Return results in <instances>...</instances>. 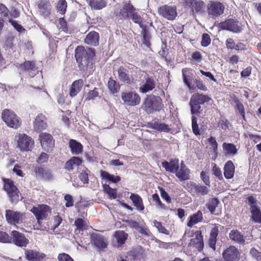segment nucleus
Returning <instances> with one entry per match:
<instances>
[{
	"label": "nucleus",
	"instance_id": "nucleus-45",
	"mask_svg": "<svg viewBox=\"0 0 261 261\" xmlns=\"http://www.w3.org/2000/svg\"><path fill=\"white\" fill-rule=\"evenodd\" d=\"M117 242L120 245L124 244L127 239L128 234L123 230H117L114 234Z\"/></svg>",
	"mask_w": 261,
	"mask_h": 261
},
{
	"label": "nucleus",
	"instance_id": "nucleus-11",
	"mask_svg": "<svg viewBox=\"0 0 261 261\" xmlns=\"http://www.w3.org/2000/svg\"><path fill=\"white\" fill-rule=\"evenodd\" d=\"M11 243L14 244L16 246L23 248L26 247L29 244V240L26 238L25 235L17 230H12L11 233Z\"/></svg>",
	"mask_w": 261,
	"mask_h": 261
},
{
	"label": "nucleus",
	"instance_id": "nucleus-16",
	"mask_svg": "<svg viewBox=\"0 0 261 261\" xmlns=\"http://www.w3.org/2000/svg\"><path fill=\"white\" fill-rule=\"evenodd\" d=\"M34 144V141L31 137L25 134H20L17 140V147L21 151L30 150Z\"/></svg>",
	"mask_w": 261,
	"mask_h": 261
},
{
	"label": "nucleus",
	"instance_id": "nucleus-33",
	"mask_svg": "<svg viewBox=\"0 0 261 261\" xmlns=\"http://www.w3.org/2000/svg\"><path fill=\"white\" fill-rule=\"evenodd\" d=\"M99 36L98 33L93 31L90 32L85 39V42L89 45L96 46L99 43Z\"/></svg>",
	"mask_w": 261,
	"mask_h": 261
},
{
	"label": "nucleus",
	"instance_id": "nucleus-4",
	"mask_svg": "<svg viewBox=\"0 0 261 261\" xmlns=\"http://www.w3.org/2000/svg\"><path fill=\"white\" fill-rule=\"evenodd\" d=\"M139 92L146 93L152 90L155 87L154 78L146 72L141 74L139 80Z\"/></svg>",
	"mask_w": 261,
	"mask_h": 261
},
{
	"label": "nucleus",
	"instance_id": "nucleus-55",
	"mask_svg": "<svg viewBox=\"0 0 261 261\" xmlns=\"http://www.w3.org/2000/svg\"><path fill=\"white\" fill-rule=\"evenodd\" d=\"M8 21L11 25L19 33H22L25 31V29L19 24L17 21L13 20L12 18L8 17Z\"/></svg>",
	"mask_w": 261,
	"mask_h": 261
},
{
	"label": "nucleus",
	"instance_id": "nucleus-7",
	"mask_svg": "<svg viewBox=\"0 0 261 261\" xmlns=\"http://www.w3.org/2000/svg\"><path fill=\"white\" fill-rule=\"evenodd\" d=\"M133 10H136V9L130 2L125 3L121 7L114 11V15L118 20L123 21L129 18V15Z\"/></svg>",
	"mask_w": 261,
	"mask_h": 261
},
{
	"label": "nucleus",
	"instance_id": "nucleus-60",
	"mask_svg": "<svg viewBox=\"0 0 261 261\" xmlns=\"http://www.w3.org/2000/svg\"><path fill=\"white\" fill-rule=\"evenodd\" d=\"M211 39L208 34L204 33L202 36L201 45L203 47H206L210 44Z\"/></svg>",
	"mask_w": 261,
	"mask_h": 261
},
{
	"label": "nucleus",
	"instance_id": "nucleus-48",
	"mask_svg": "<svg viewBox=\"0 0 261 261\" xmlns=\"http://www.w3.org/2000/svg\"><path fill=\"white\" fill-rule=\"evenodd\" d=\"M141 34L143 36V43L147 47H149L150 45V34L145 29L142 30Z\"/></svg>",
	"mask_w": 261,
	"mask_h": 261
},
{
	"label": "nucleus",
	"instance_id": "nucleus-1",
	"mask_svg": "<svg viewBox=\"0 0 261 261\" xmlns=\"http://www.w3.org/2000/svg\"><path fill=\"white\" fill-rule=\"evenodd\" d=\"M94 49L78 46L75 50V58L80 70L85 71L92 66L95 57Z\"/></svg>",
	"mask_w": 261,
	"mask_h": 261
},
{
	"label": "nucleus",
	"instance_id": "nucleus-8",
	"mask_svg": "<svg viewBox=\"0 0 261 261\" xmlns=\"http://www.w3.org/2000/svg\"><path fill=\"white\" fill-rule=\"evenodd\" d=\"M222 30H227L234 33H240L243 30V25L239 21L235 19H228L219 24Z\"/></svg>",
	"mask_w": 261,
	"mask_h": 261
},
{
	"label": "nucleus",
	"instance_id": "nucleus-6",
	"mask_svg": "<svg viewBox=\"0 0 261 261\" xmlns=\"http://www.w3.org/2000/svg\"><path fill=\"white\" fill-rule=\"evenodd\" d=\"M4 189L7 192L9 200L12 203H16L19 200V191L14 185V182L9 179H3Z\"/></svg>",
	"mask_w": 261,
	"mask_h": 261
},
{
	"label": "nucleus",
	"instance_id": "nucleus-36",
	"mask_svg": "<svg viewBox=\"0 0 261 261\" xmlns=\"http://www.w3.org/2000/svg\"><path fill=\"white\" fill-rule=\"evenodd\" d=\"M100 177L102 179L106 180L112 183H117L121 180V177L117 175L110 174L107 171L100 170Z\"/></svg>",
	"mask_w": 261,
	"mask_h": 261
},
{
	"label": "nucleus",
	"instance_id": "nucleus-46",
	"mask_svg": "<svg viewBox=\"0 0 261 261\" xmlns=\"http://www.w3.org/2000/svg\"><path fill=\"white\" fill-rule=\"evenodd\" d=\"M89 5L95 10H100L106 6V2L104 0H89Z\"/></svg>",
	"mask_w": 261,
	"mask_h": 261
},
{
	"label": "nucleus",
	"instance_id": "nucleus-39",
	"mask_svg": "<svg viewBox=\"0 0 261 261\" xmlns=\"http://www.w3.org/2000/svg\"><path fill=\"white\" fill-rule=\"evenodd\" d=\"M202 219V213L200 211H198L190 216V220L188 222L187 225L189 227H192L194 224L201 222Z\"/></svg>",
	"mask_w": 261,
	"mask_h": 261
},
{
	"label": "nucleus",
	"instance_id": "nucleus-49",
	"mask_svg": "<svg viewBox=\"0 0 261 261\" xmlns=\"http://www.w3.org/2000/svg\"><path fill=\"white\" fill-rule=\"evenodd\" d=\"M136 10H133L129 15V18L135 23L139 24L141 27V25L143 19L141 16L136 12Z\"/></svg>",
	"mask_w": 261,
	"mask_h": 261
},
{
	"label": "nucleus",
	"instance_id": "nucleus-20",
	"mask_svg": "<svg viewBox=\"0 0 261 261\" xmlns=\"http://www.w3.org/2000/svg\"><path fill=\"white\" fill-rule=\"evenodd\" d=\"M129 67L127 66H120L117 70L118 79L122 82L127 84L134 83L133 77L128 74Z\"/></svg>",
	"mask_w": 261,
	"mask_h": 261
},
{
	"label": "nucleus",
	"instance_id": "nucleus-10",
	"mask_svg": "<svg viewBox=\"0 0 261 261\" xmlns=\"http://www.w3.org/2000/svg\"><path fill=\"white\" fill-rule=\"evenodd\" d=\"M184 6L188 7L193 14H201L203 12L205 3L201 0H178Z\"/></svg>",
	"mask_w": 261,
	"mask_h": 261
},
{
	"label": "nucleus",
	"instance_id": "nucleus-34",
	"mask_svg": "<svg viewBox=\"0 0 261 261\" xmlns=\"http://www.w3.org/2000/svg\"><path fill=\"white\" fill-rule=\"evenodd\" d=\"M84 84L83 80L80 79L74 81L70 87L69 95L74 97L81 91Z\"/></svg>",
	"mask_w": 261,
	"mask_h": 261
},
{
	"label": "nucleus",
	"instance_id": "nucleus-42",
	"mask_svg": "<svg viewBox=\"0 0 261 261\" xmlns=\"http://www.w3.org/2000/svg\"><path fill=\"white\" fill-rule=\"evenodd\" d=\"M191 120H192V129L193 133L196 136L200 135L199 126L197 123V117H201V114H191Z\"/></svg>",
	"mask_w": 261,
	"mask_h": 261
},
{
	"label": "nucleus",
	"instance_id": "nucleus-19",
	"mask_svg": "<svg viewBox=\"0 0 261 261\" xmlns=\"http://www.w3.org/2000/svg\"><path fill=\"white\" fill-rule=\"evenodd\" d=\"M183 81L190 89H193L194 88L195 81L196 79L192 72V70L188 68H184L182 70Z\"/></svg>",
	"mask_w": 261,
	"mask_h": 261
},
{
	"label": "nucleus",
	"instance_id": "nucleus-38",
	"mask_svg": "<svg viewBox=\"0 0 261 261\" xmlns=\"http://www.w3.org/2000/svg\"><path fill=\"white\" fill-rule=\"evenodd\" d=\"M92 241L94 244L99 249H103L107 246V244L105 241L103 237L100 234H93L92 236Z\"/></svg>",
	"mask_w": 261,
	"mask_h": 261
},
{
	"label": "nucleus",
	"instance_id": "nucleus-61",
	"mask_svg": "<svg viewBox=\"0 0 261 261\" xmlns=\"http://www.w3.org/2000/svg\"><path fill=\"white\" fill-rule=\"evenodd\" d=\"M208 142L213 148L214 152L217 154L218 153V143L215 138L211 136L208 139Z\"/></svg>",
	"mask_w": 261,
	"mask_h": 261
},
{
	"label": "nucleus",
	"instance_id": "nucleus-56",
	"mask_svg": "<svg viewBox=\"0 0 261 261\" xmlns=\"http://www.w3.org/2000/svg\"><path fill=\"white\" fill-rule=\"evenodd\" d=\"M11 235L9 236L6 232L0 231V242L3 243H9L11 242Z\"/></svg>",
	"mask_w": 261,
	"mask_h": 261
},
{
	"label": "nucleus",
	"instance_id": "nucleus-29",
	"mask_svg": "<svg viewBox=\"0 0 261 261\" xmlns=\"http://www.w3.org/2000/svg\"><path fill=\"white\" fill-rule=\"evenodd\" d=\"M162 165L166 171L175 173L177 169L179 168V160L175 159L170 162L164 161L162 162Z\"/></svg>",
	"mask_w": 261,
	"mask_h": 261
},
{
	"label": "nucleus",
	"instance_id": "nucleus-31",
	"mask_svg": "<svg viewBox=\"0 0 261 261\" xmlns=\"http://www.w3.org/2000/svg\"><path fill=\"white\" fill-rule=\"evenodd\" d=\"M230 239L237 243L243 245L245 243L243 235L237 229L231 230L229 233Z\"/></svg>",
	"mask_w": 261,
	"mask_h": 261
},
{
	"label": "nucleus",
	"instance_id": "nucleus-57",
	"mask_svg": "<svg viewBox=\"0 0 261 261\" xmlns=\"http://www.w3.org/2000/svg\"><path fill=\"white\" fill-rule=\"evenodd\" d=\"M251 213L252 214V218L254 221L261 223V213L259 209L252 210Z\"/></svg>",
	"mask_w": 261,
	"mask_h": 261
},
{
	"label": "nucleus",
	"instance_id": "nucleus-22",
	"mask_svg": "<svg viewBox=\"0 0 261 261\" xmlns=\"http://www.w3.org/2000/svg\"><path fill=\"white\" fill-rule=\"evenodd\" d=\"M221 226L218 224H215L212 228L207 244L208 246L212 249L213 251L216 250V244L217 241V237L219 232Z\"/></svg>",
	"mask_w": 261,
	"mask_h": 261
},
{
	"label": "nucleus",
	"instance_id": "nucleus-9",
	"mask_svg": "<svg viewBox=\"0 0 261 261\" xmlns=\"http://www.w3.org/2000/svg\"><path fill=\"white\" fill-rule=\"evenodd\" d=\"M224 5L218 1H210L207 6V13L210 18H216L224 13Z\"/></svg>",
	"mask_w": 261,
	"mask_h": 261
},
{
	"label": "nucleus",
	"instance_id": "nucleus-15",
	"mask_svg": "<svg viewBox=\"0 0 261 261\" xmlns=\"http://www.w3.org/2000/svg\"><path fill=\"white\" fill-rule=\"evenodd\" d=\"M158 12L160 15L170 20H174L177 15L176 7L172 6L164 5L160 7Z\"/></svg>",
	"mask_w": 261,
	"mask_h": 261
},
{
	"label": "nucleus",
	"instance_id": "nucleus-5",
	"mask_svg": "<svg viewBox=\"0 0 261 261\" xmlns=\"http://www.w3.org/2000/svg\"><path fill=\"white\" fill-rule=\"evenodd\" d=\"M2 118L9 127L15 129L20 127L21 124L19 118L11 110H3Z\"/></svg>",
	"mask_w": 261,
	"mask_h": 261
},
{
	"label": "nucleus",
	"instance_id": "nucleus-52",
	"mask_svg": "<svg viewBox=\"0 0 261 261\" xmlns=\"http://www.w3.org/2000/svg\"><path fill=\"white\" fill-rule=\"evenodd\" d=\"M153 223L154 226L158 229L160 232L167 235L169 234V231L166 229V228L162 225L161 222L154 220L153 221Z\"/></svg>",
	"mask_w": 261,
	"mask_h": 261
},
{
	"label": "nucleus",
	"instance_id": "nucleus-12",
	"mask_svg": "<svg viewBox=\"0 0 261 261\" xmlns=\"http://www.w3.org/2000/svg\"><path fill=\"white\" fill-rule=\"evenodd\" d=\"M30 211L35 216L38 222L41 220L46 219L50 213L49 207L45 204L38 205L37 207L33 206Z\"/></svg>",
	"mask_w": 261,
	"mask_h": 261
},
{
	"label": "nucleus",
	"instance_id": "nucleus-40",
	"mask_svg": "<svg viewBox=\"0 0 261 261\" xmlns=\"http://www.w3.org/2000/svg\"><path fill=\"white\" fill-rule=\"evenodd\" d=\"M222 147L226 155H234L237 153L238 149L233 144L223 143Z\"/></svg>",
	"mask_w": 261,
	"mask_h": 261
},
{
	"label": "nucleus",
	"instance_id": "nucleus-51",
	"mask_svg": "<svg viewBox=\"0 0 261 261\" xmlns=\"http://www.w3.org/2000/svg\"><path fill=\"white\" fill-rule=\"evenodd\" d=\"M248 204L250 206V212L252 210H256L258 208V203L256 199L252 196H250L247 198Z\"/></svg>",
	"mask_w": 261,
	"mask_h": 261
},
{
	"label": "nucleus",
	"instance_id": "nucleus-26",
	"mask_svg": "<svg viewBox=\"0 0 261 261\" xmlns=\"http://www.w3.org/2000/svg\"><path fill=\"white\" fill-rule=\"evenodd\" d=\"M34 172L37 178L43 179L45 181H50L53 179V175L50 170L48 169L36 166L34 168Z\"/></svg>",
	"mask_w": 261,
	"mask_h": 261
},
{
	"label": "nucleus",
	"instance_id": "nucleus-17",
	"mask_svg": "<svg viewBox=\"0 0 261 261\" xmlns=\"http://www.w3.org/2000/svg\"><path fill=\"white\" fill-rule=\"evenodd\" d=\"M240 255L238 249L233 246H230L222 252V257L225 261H238Z\"/></svg>",
	"mask_w": 261,
	"mask_h": 261
},
{
	"label": "nucleus",
	"instance_id": "nucleus-59",
	"mask_svg": "<svg viewBox=\"0 0 261 261\" xmlns=\"http://www.w3.org/2000/svg\"><path fill=\"white\" fill-rule=\"evenodd\" d=\"M88 172L90 171L86 169V170H83L82 172L80 174L79 177V179L84 183V184H88L89 182V178H88Z\"/></svg>",
	"mask_w": 261,
	"mask_h": 261
},
{
	"label": "nucleus",
	"instance_id": "nucleus-3",
	"mask_svg": "<svg viewBox=\"0 0 261 261\" xmlns=\"http://www.w3.org/2000/svg\"><path fill=\"white\" fill-rule=\"evenodd\" d=\"M162 99L159 96L151 95L146 98L143 103V107L148 114L153 113L154 111H159L162 108Z\"/></svg>",
	"mask_w": 261,
	"mask_h": 261
},
{
	"label": "nucleus",
	"instance_id": "nucleus-53",
	"mask_svg": "<svg viewBox=\"0 0 261 261\" xmlns=\"http://www.w3.org/2000/svg\"><path fill=\"white\" fill-rule=\"evenodd\" d=\"M234 103L236 110L239 112L243 119L245 120V110L243 104L239 100L236 99L234 100Z\"/></svg>",
	"mask_w": 261,
	"mask_h": 261
},
{
	"label": "nucleus",
	"instance_id": "nucleus-47",
	"mask_svg": "<svg viewBox=\"0 0 261 261\" xmlns=\"http://www.w3.org/2000/svg\"><path fill=\"white\" fill-rule=\"evenodd\" d=\"M67 4L65 0H59L57 3L56 8L57 12L62 15H64L66 11Z\"/></svg>",
	"mask_w": 261,
	"mask_h": 261
},
{
	"label": "nucleus",
	"instance_id": "nucleus-28",
	"mask_svg": "<svg viewBox=\"0 0 261 261\" xmlns=\"http://www.w3.org/2000/svg\"><path fill=\"white\" fill-rule=\"evenodd\" d=\"M190 170L187 167L183 161H181L180 168L177 169L175 175L180 181L188 180L190 178Z\"/></svg>",
	"mask_w": 261,
	"mask_h": 261
},
{
	"label": "nucleus",
	"instance_id": "nucleus-18",
	"mask_svg": "<svg viewBox=\"0 0 261 261\" xmlns=\"http://www.w3.org/2000/svg\"><path fill=\"white\" fill-rule=\"evenodd\" d=\"M189 246H193L196 248L199 252H201L204 247L203 238L201 231H195L192 236Z\"/></svg>",
	"mask_w": 261,
	"mask_h": 261
},
{
	"label": "nucleus",
	"instance_id": "nucleus-27",
	"mask_svg": "<svg viewBox=\"0 0 261 261\" xmlns=\"http://www.w3.org/2000/svg\"><path fill=\"white\" fill-rule=\"evenodd\" d=\"M33 125L34 130L37 132L45 129L47 125L45 116L42 114L38 115L34 122Z\"/></svg>",
	"mask_w": 261,
	"mask_h": 261
},
{
	"label": "nucleus",
	"instance_id": "nucleus-32",
	"mask_svg": "<svg viewBox=\"0 0 261 261\" xmlns=\"http://www.w3.org/2000/svg\"><path fill=\"white\" fill-rule=\"evenodd\" d=\"M150 127L159 132L170 133L171 130L170 127L165 123L155 121L150 124Z\"/></svg>",
	"mask_w": 261,
	"mask_h": 261
},
{
	"label": "nucleus",
	"instance_id": "nucleus-41",
	"mask_svg": "<svg viewBox=\"0 0 261 261\" xmlns=\"http://www.w3.org/2000/svg\"><path fill=\"white\" fill-rule=\"evenodd\" d=\"M130 199L133 201L134 205L138 211H141L144 209L142 199L138 195L132 194L130 196Z\"/></svg>",
	"mask_w": 261,
	"mask_h": 261
},
{
	"label": "nucleus",
	"instance_id": "nucleus-35",
	"mask_svg": "<svg viewBox=\"0 0 261 261\" xmlns=\"http://www.w3.org/2000/svg\"><path fill=\"white\" fill-rule=\"evenodd\" d=\"M234 173V166L231 161H227L224 167V175L226 178L233 177Z\"/></svg>",
	"mask_w": 261,
	"mask_h": 261
},
{
	"label": "nucleus",
	"instance_id": "nucleus-63",
	"mask_svg": "<svg viewBox=\"0 0 261 261\" xmlns=\"http://www.w3.org/2000/svg\"><path fill=\"white\" fill-rule=\"evenodd\" d=\"M8 9L3 4H0V17H8Z\"/></svg>",
	"mask_w": 261,
	"mask_h": 261
},
{
	"label": "nucleus",
	"instance_id": "nucleus-50",
	"mask_svg": "<svg viewBox=\"0 0 261 261\" xmlns=\"http://www.w3.org/2000/svg\"><path fill=\"white\" fill-rule=\"evenodd\" d=\"M74 225L76 227V230L84 231L86 229V222L82 218H77L75 220Z\"/></svg>",
	"mask_w": 261,
	"mask_h": 261
},
{
	"label": "nucleus",
	"instance_id": "nucleus-13",
	"mask_svg": "<svg viewBox=\"0 0 261 261\" xmlns=\"http://www.w3.org/2000/svg\"><path fill=\"white\" fill-rule=\"evenodd\" d=\"M5 217L8 223L10 225H16L23 222L22 214L17 211L6 210Z\"/></svg>",
	"mask_w": 261,
	"mask_h": 261
},
{
	"label": "nucleus",
	"instance_id": "nucleus-30",
	"mask_svg": "<svg viewBox=\"0 0 261 261\" xmlns=\"http://www.w3.org/2000/svg\"><path fill=\"white\" fill-rule=\"evenodd\" d=\"M38 7L39 12L45 17L48 16L51 9L50 4L46 0H39Z\"/></svg>",
	"mask_w": 261,
	"mask_h": 261
},
{
	"label": "nucleus",
	"instance_id": "nucleus-21",
	"mask_svg": "<svg viewBox=\"0 0 261 261\" xmlns=\"http://www.w3.org/2000/svg\"><path fill=\"white\" fill-rule=\"evenodd\" d=\"M190 186L191 187V193L195 194L198 197L204 196L207 195L210 192V187L200 184L191 182Z\"/></svg>",
	"mask_w": 261,
	"mask_h": 261
},
{
	"label": "nucleus",
	"instance_id": "nucleus-54",
	"mask_svg": "<svg viewBox=\"0 0 261 261\" xmlns=\"http://www.w3.org/2000/svg\"><path fill=\"white\" fill-rule=\"evenodd\" d=\"M98 89L95 88L93 90L90 91L86 96V100H93L99 96Z\"/></svg>",
	"mask_w": 261,
	"mask_h": 261
},
{
	"label": "nucleus",
	"instance_id": "nucleus-58",
	"mask_svg": "<svg viewBox=\"0 0 261 261\" xmlns=\"http://www.w3.org/2000/svg\"><path fill=\"white\" fill-rule=\"evenodd\" d=\"M158 188L160 191L162 198L167 203H170L171 202V198L168 193L162 187H158Z\"/></svg>",
	"mask_w": 261,
	"mask_h": 261
},
{
	"label": "nucleus",
	"instance_id": "nucleus-64",
	"mask_svg": "<svg viewBox=\"0 0 261 261\" xmlns=\"http://www.w3.org/2000/svg\"><path fill=\"white\" fill-rule=\"evenodd\" d=\"M58 258L59 261H74L68 254L65 253L59 254Z\"/></svg>",
	"mask_w": 261,
	"mask_h": 261
},
{
	"label": "nucleus",
	"instance_id": "nucleus-23",
	"mask_svg": "<svg viewBox=\"0 0 261 261\" xmlns=\"http://www.w3.org/2000/svg\"><path fill=\"white\" fill-rule=\"evenodd\" d=\"M121 97L124 103L128 106H136L140 102V97L136 93L132 92L123 93Z\"/></svg>",
	"mask_w": 261,
	"mask_h": 261
},
{
	"label": "nucleus",
	"instance_id": "nucleus-14",
	"mask_svg": "<svg viewBox=\"0 0 261 261\" xmlns=\"http://www.w3.org/2000/svg\"><path fill=\"white\" fill-rule=\"evenodd\" d=\"M39 139L42 148L47 152L51 151L55 146V141L52 136L44 133L39 135Z\"/></svg>",
	"mask_w": 261,
	"mask_h": 261
},
{
	"label": "nucleus",
	"instance_id": "nucleus-2",
	"mask_svg": "<svg viewBox=\"0 0 261 261\" xmlns=\"http://www.w3.org/2000/svg\"><path fill=\"white\" fill-rule=\"evenodd\" d=\"M211 100V97L207 95L198 93L193 94L189 101L191 114L203 115L205 105L207 104Z\"/></svg>",
	"mask_w": 261,
	"mask_h": 261
},
{
	"label": "nucleus",
	"instance_id": "nucleus-43",
	"mask_svg": "<svg viewBox=\"0 0 261 261\" xmlns=\"http://www.w3.org/2000/svg\"><path fill=\"white\" fill-rule=\"evenodd\" d=\"M108 87L111 93L112 94L118 93L120 90V85L119 83L111 77L110 78L108 82Z\"/></svg>",
	"mask_w": 261,
	"mask_h": 261
},
{
	"label": "nucleus",
	"instance_id": "nucleus-37",
	"mask_svg": "<svg viewBox=\"0 0 261 261\" xmlns=\"http://www.w3.org/2000/svg\"><path fill=\"white\" fill-rule=\"evenodd\" d=\"M71 152L74 154H79L83 151L82 145L75 140L71 139L69 142Z\"/></svg>",
	"mask_w": 261,
	"mask_h": 261
},
{
	"label": "nucleus",
	"instance_id": "nucleus-24",
	"mask_svg": "<svg viewBox=\"0 0 261 261\" xmlns=\"http://www.w3.org/2000/svg\"><path fill=\"white\" fill-rule=\"evenodd\" d=\"M19 69L20 72L27 71L31 77H33L38 73L37 67L33 61H25L23 64H20Z\"/></svg>",
	"mask_w": 261,
	"mask_h": 261
},
{
	"label": "nucleus",
	"instance_id": "nucleus-62",
	"mask_svg": "<svg viewBox=\"0 0 261 261\" xmlns=\"http://www.w3.org/2000/svg\"><path fill=\"white\" fill-rule=\"evenodd\" d=\"M153 201L155 202V204L161 208H165V205L163 204L160 200V198L158 194L155 193L152 196Z\"/></svg>",
	"mask_w": 261,
	"mask_h": 261
},
{
	"label": "nucleus",
	"instance_id": "nucleus-44",
	"mask_svg": "<svg viewBox=\"0 0 261 261\" xmlns=\"http://www.w3.org/2000/svg\"><path fill=\"white\" fill-rule=\"evenodd\" d=\"M220 202L218 198H212L209 199L208 202L206 204V206L210 211L212 214H215L216 207L218 206Z\"/></svg>",
	"mask_w": 261,
	"mask_h": 261
},
{
	"label": "nucleus",
	"instance_id": "nucleus-25",
	"mask_svg": "<svg viewBox=\"0 0 261 261\" xmlns=\"http://www.w3.org/2000/svg\"><path fill=\"white\" fill-rule=\"evenodd\" d=\"M24 254L29 261H41L45 257V254L33 249H25Z\"/></svg>",
	"mask_w": 261,
	"mask_h": 261
}]
</instances>
